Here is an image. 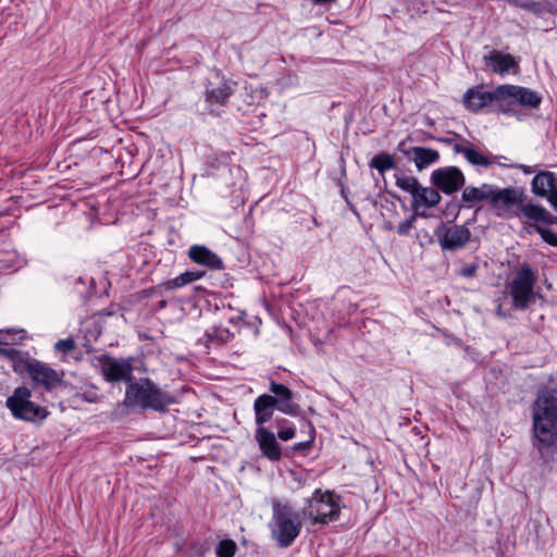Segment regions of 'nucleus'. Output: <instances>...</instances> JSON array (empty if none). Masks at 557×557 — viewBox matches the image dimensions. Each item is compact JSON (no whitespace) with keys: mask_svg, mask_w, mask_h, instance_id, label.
<instances>
[{"mask_svg":"<svg viewBox=\"0 0 557 557\" xmlns=\"http://www.w3.org/2000/svg\"><path fill=\"white\" fill-rule=\"evenodd\" d=\"M542 100V95L535 90L508 84L492 89H469L463 98L465 106L472 111L486 108L490 112L515 116L519 121L527 115L524 109L536 110Z\"/></svg>","mask_w":557,"mask_h":557,"instance_id":"1","label":"nucleus"},{"mask_svg":"<svg viewBox=\"0 0 557 557\" xmlns=\"http://www.w3.org/2000/svg\"><path fill=\"white\" fill-rule=\"evenodd\" d=\"M533 446L544 454L557 443V388L540 389L532 406Z\"/></svg>","mask_w":557,"mask_h":557,"instance_id":"2","label":"nucleus"},{"mask_svg":"<svg viewBox=\"0 0 557 557\" xmlns=\"http://www.w3.org/2000/svg\"><path fill=\"white\" fill-rule=\"evenodd\" d=\"M0 351L12 360L16 373L27 374L33 391L51 394L65 386L64 371H57L50 364L34 358H25L14 348H4Z\"/></svg>","mask_w":557,"mask_h":557,"instance_id":"3","label":"nucleus"},{"mask_svg":"<svg viewBox=\"0 0 557 557\" xmlns=\"http://www.w3.org/2000/svg\"><path fill=\"white\" fill-rule=\"evenodd\" d=\"M490 203L498 216H504L510 212L512 208H517V216H524L533 223H554L557 219L540 205L523 201V191L519 188L493 187Z\"/></svg>","mask_w":557,"mask_h":557,"instance_id":"4","label":"nucleus"},{"mask_svg":"<svg viewBox=\"0 0 557 557\" xmlns=\"http://www.w3.org/2000/svg\"><path fill=\"white\" fill-rule=\"evenodd\" d=\"M175 403L176 398L172 394L162 391L148 377L131 382L123 399V405L126 407H138L141 410L151 409L157 412H166L169 406Z\"/></svg>","mask_w":557,"mask_h":557,"instance_id":"5","label":"nucleus"},{"mask_svg":"<svg viewBox=\"0 0 557 557\" xmlns=\"http://www.w3.org/2000/svg\"><path fill=\"white\" fill-rule=\"evenodd\" d=\"M33 392L28 386L21 385L7 398L5 407L15 419L36 423L42 422L50 414L47 407L32 400Z\"/></svg>","mask_w":557,"mask_h":557,"instance_id":"6","label":"nucleus"},{"mask_svg":"<svg viewBox=\"0 0 557 557\" xmlns=\"http://www.w3.org/2000/svg\"><path fill=\"white\" fill-rule=\"evenodd\" d=\"M536 273L527 262H523L506 284V292L512 299V308L525 310L535 302L534 285Z\"/></svg>","mask_w":557,"mask_h":557,"instance_id":"7","label":"nucleus"},{"mask_svg":"<svg viewBox=\"0 0 557 557\" xmlns=\"http://www.w3.org/2000/svg\"><path fill=\"white\" fill-rule=\"evenodd\" d=\"M339 497L330 491L315 490L308 500V506L302 509V516L312 520L313 524H327L339 518Z\"/></svg>","mask_w":557,"mask_h":557,"instance_id":"8","label":"nucleus"},{"mask_svg":"<svg viewBox=\"0 0 557 557\" xmlns=\"http://www.w3.org/2000/svg\"><path fill=\"white\" fill-rule=\"evenodd\" d=\"M237 89V82L225 72H209L205 85V99L209 106L224 107Z\"/></svg>","mask_w":557,"mask_h":557,"instance_id":"9","label":"nucleus"},{"mask_svg":"<svg viewBox=\"0 0 557 557\" xmlns=\"http://www.w3.org/2000/svg\"><path fill=\"white\" fill-rule=\"evenodd\" d=\"M94 366L107 382H132L134 368L129 359H114L102 354L95 356Z\"/></svg>","mask_w":557,"mask_h":557,"instance_id":"10","label":"nucleus"},{"mask_svg":"<svg viewBox=\"0 0 557 557\" xmlns=\"http://www.w3.org/2000/svg\"><path fill=\"white\" fill-rule=\"evenodd\" d=\"M431 184L445 195L458 191L466 183L461 170L456 166H444L434 170L431 174Z\"/></svg>","mask_w":557,"mask_h":557,"instance_id":"11","label":"nucleus"},{"mask_svg":"<svg viewBox=\"0 0 557 557\" xmlns=\"http://www.w3.org/2000/svg\"><path fill=\"white\" fill-rule=\"evenodd\" d=\"M396 152H399L409 162H413L418 171H422L440 160V152L437 150L411 146L406 140H401L397 145Z\"/></svg>","mask_w":557,"mask_h":557,"instance_id":"12","label":"nucleus"},{"mask_svg":"<svg viewBox=\"0 0 557 557\" xmlns=\"http://www.w3.org/2000/svg\"><path fill=\"white\" fill-rule=\"evenodd\" d=\"M302 525V513L290 511L281 506V547L289 546L299 535Z\"/></svg>","mask_w":557,"mask_h":557,"instance_id":"13","label":"nucleus"},{"mask_svg":"<svg viewBox=\"0 0 557 557\" xmlns=\"http://www.w3.org/2000/svg\"><path fill=\"white\" fill-rule=\"evenodd\" d=\"M533 194L545 197L557 212V176L553 172L542 171L532 180Z\"/></svg>","mask_w":557,"mask_h":557,"instance_id":"14","label":"nucleus"},{"mask_svg":"<svg viewBox=\"0 0 557 557\" xmlns=\"http://www.w3.org/2000/svg\"><path fill=\"white\" fill-rule=\"evenodd\" d=\"M443 250H457L466 246L470 240L471 233L465 225H453L442 227L436 232Z\"/></svg>","mask_w":557,"mask_h":557,"instance_id":"15","label":"nucleus"},{"mask_svg":"<svg viewBox=\"0 0 557 557\" xmlns=\"http://www.w3.org/2000/svg\"><path fill=\"white\" fill-rule=\"evenodd\" d=\"M188 257L193 262L207 267L211 271L224 269V262L222 258L206 246H191L188 250Z\"/></svg>","mask_w":557,"mask_h":557,"instance_id":"16","label":"nucleus"},{"mask_svg":"<svg viewBox=\"0 0 557 557\" xmlns=\"http://www.w3.org/2000/svg\"><path fill=\"white\" fill-rule=\"evenodd\" d=\"M255 440L261 454L270 460H278V442L276 435L267 426L256 428Z\"/></svg>","mask_w":557,"mask_h":557,"instance_id":"17","label":"nucleus"},{"mask_svg":"<svg viewBox=\"0 0 557 557\" xmlns=\"http://www.w3.org/2000/svg\"><path fill=\"white\" fill-rule=\"evenodd\" d=\"M278 405V399L275 396L262 394L256 398L253 403L255 420L257 428L265 426Z\"/></svg>","mask_w":557,"mask_h":557,"instance_id":"18","label":"nucleus"},{"mask_svg":"<svg viewBox=\"0 0 557 557\" xmlns=\"http://www.w3.org/2000/svg\"><path fill=\"white\" fill-rule=\"evenodd\" d=\"M203 337L207 348H219L233 341L235 331L223 325H213L205 332Z\"/></svg>","mask_w":557,"mask_h":557,"instance_id":"19","label":"nucleus"},{"mask_svg":"<svg viewBox=\"0 0 557 557\" xmlns=\"http://www.w3.org/2000/svg\"><path fill=\"white\" fill-rule=\"evenodd\" d=\"M493 185L491 184H482L479 187L468 186L463 189L461 195V201L463 202V207L472 208L474 203L491 200V195L493 190Z\"/></svg>","mask_w":557,"mask_h":557,"instance_id":"20","label":"nucleus"},{"mask_svg":"<svg viewBox=\"0 0 557 557\" xmlns=\"http://www.w3.org/2000/svg\"><path fill=\"white\" fill-rule=\"evenodd\" d=\"M441 195L437 188L419 186L417 193L412 197V208L418 210L420 207L433 208L441 202Z\"/></svg>","mask_w":557,"mask_h":557,"instance_id":"21","label":"nucleus"},{"mask_svg":"<svg viewBox=\"0 0 557 557\" xmlns=\"http://www.w3.org/2000/svg\"><path fill=\"white\" fill-rule=\"evenodd\" d=\"M454 150L456 153H461L466 158V160L472 165H480L484 168H488L497 157H486L481 152L474 149L472 145H461L455 144Z\"/></svg>","mask_w":557,"mask_h":557,"instance_id":"22","label":"nucleus"},{"mask_svg":"<svg viewBox=\"0 0 557 557\" xmlns=\"http://www.w3.org/2000/svg\"><path fill=\"white\" fill-rule=\"evenodd\" d=\"M485 64L493 70H510L518 66L516 60L510 54H504L499 51H491L484 55Z\"/></svg>","mask_w":557,"mask_h":557,"instance_id":"23","label":"nucleus"},{"mask_svg":"<svg viewBox=\"0 0 557 557\" xmlns=\"http://www.w3.org/2000/svg\"><path fill=\"white\" fill-rule=\"evenodd\" d=\"M296 395L285 385L281 384V412L298 417L301 412L300 406L295 401Z\"/></svg>","mask_w":557,"mask_h":557,"instance_id":"24","label":"nucleus"},{"mask_svg":"<svg viewBox=\"0 0 557 557\" xmlns=\"http://www.w3.org/2000/svg\"><path fill=\"white\" fill-rule=\"evenodd\" d=\"M299 423L301 424L302 428L308 430V434L306 438L295 444L292 447V450L305 455L312 446V442L314 440V429L312 428L311 423L304 418L299 419Z\"/></svg>","mask_w":557,"mask_h":557,"instance_id":"25","label":"nucleus"},{"mask_svg":"<svg viewBox=\"0 0 557 557\" xmlns=\"http://www.w3.org/2000/svg\"><path fill=\"white\" fill-rule=\"evenodd\" d=\"M370 166L384 174L387 170L395 169L396 163L393 156L382 152L371 160Z\"/></svg>","mask_w":557,"mask_h":557,"instance_id":"26","label":"nucleus"},{"mask_svg":"<svg viewBox=\"0 0 557 557\" xmlns=\"http://www.w3.org/2000/svg\"><path fill=\"white\" fill-rule=\"evenodd\" d=\"M395 180H396L397 187H399L404 191L409 193L411 195V197L414 196V194L417 193V190L420 186L418 178H416L414 176L396 174Z\"/></svg>","mask_w":557,"mask_h":557,"instance_id":"27","label":"nucleus"},{"mask_svg":"<svg viewBox=\"0 0 557 557\" xmlns=\"http://www.w3.org/2000/svg\"><path fill=\"white\" fill-rule=\"evenodd\" d=\"M236 552L237 545L230 539L220 541L215 548L216 557H234Z\"/></svg>","mask_w":557,"mask_h":557,"instance_id":"28","label":"nucleus"},{"mask_svg":"<svg viewBox=\"0 0 557 557\" xmlns=\"http://www.w3.org/2000/svg\"><path fill=\"white\" fill-rule=\"evenodd\" d=\"M189 284L186 273H182L178 276L168 280L160 284V287L164 290H174L184 287Z\"/></svg>","mask_w":557,"mask_h":557,"instance_id":"29","label":"nucleus"},{"mask_svg":"<svg viewBox=\"0 0 557 557\" xmlns=\"http://www.w3.org/2000/svg\"><path fill=\"white\" fill-rule=\"evenodd\" d=\"M417 216L425 218L426 215H425V213H422V212H416L408 219L404 220L397 226L398 234L408 235L409 232L411 231V228L413 227V223H414Z\"/></svg>","mask_w":557,"mask_h":557,"instance_id":"30","label":"nucleus"},{"mask_svg":"<svg viewBox=\"0 0 557 557\" xmlns=\"http://www.w3.org/2000/svg\"><path fill=\"white\" fill-rule=\"evenodd\" d=\"M208 550L207 546L201 542H190L185 550L188 557H203Z\"/></svg>","mask_w":557,"mask_h":557,"instance_id":"31","label":"nucleus"},{"mask_svg":"<svg viewBox=\"0 0 557 557\" xmlns=\"http://www.w3.org/2000/svg\"><path fill=\"white\" fill-rule=\"evenodd\" d=\"M506 1L512 5L520 7L522 9L532 11L534 13L540 12V4H537L533 1H530V0H506Z\"/></svg>","mask_w":557,"mask_h":557,"instance_id":"32","label":"nucleus"},{"mask_svg":"<svg viewBox=\"0 0 557 557\" xmlns=\"http://www.w3.org/2000/svg\"><path fill=\"white\" fill-rule=\"evenodd\" d=\"M55 350L67 354L75 349V342L73 338L60 339L54 345Z\"/></svg>","mask_w":557,"mask_h":557,"instance_id":"33","label":"nucleus"},{"mask_svg":"<svg viewBox=\"0 0 557 557\" xmlns=\"http://www.w3.org/2000/svg\"><path fill=\"white\" fill-rule=\"evenodd\" d=\"M295 436V428L286 425L281 420V441H288Z\"/></svg>","mask_w":557,"mask_h":557,"instance_id":"34","label":"nucleus"},{"mask_svg":"<svg viewBox=\"0 0 557 557\" xmlns=\"http://www.w3.org/2000/svg\"><path fill=\"white\" fill-rule=\"evenodd\" d=\"M476 271H478V264L470 263V264L462 267L459 271V274L463 277L470 278L475 275Z\"/></svg>","mask_w":557,"mask_h":557,"instance_id":"35","label":"nucleus"},{"mask_svg":"<svg viewBox=\"0 0 557 557\" xmlns=\"http://www.w3.org/2000/svg\"><path fill=\"white\" fill-rule=\"evenodd\" d=\"M185 273L187 275L189 284L195 281L200 280L205 275V272L198 271V270L197 271H186Z\"/></svg>","mask_w":557,"mask_h":557,"instance_id":"36","label":"nucleus"},{"mask_svg":"<svg viewBox=\"0 0 557 557\" xmlns=\"http://www.w3.org/2000/svg\"><path fill=\"white\" fill-rule=\"evenodd\" d=\"M273 519H272V523H275L278 525V502H273Z\"/></svg>","mask_w":557,"mask_h":557,"instance_id":"37","label":"nucleus"},{"mask_svg":"<svg viewBox=\"0 0 557 557\" xmlns=\"http://www.w3.org/2000/svg\"><path fill=\"white\" fill-rule=\"evenodd\" d=\"M96 398H97V396H96L95 394H94L92 396H89V395H87V394H84V395H83V399H84V400H86V401H88V403H94V401H96Z\"/></svg>","mask_w":557,"mask_h":557,"instance_id":"38","label":"nucleus"},{"mask_svg":"<svg viewBox=\"0 0 557 557\" xmlns=\"http://www.w3.org/2000/svg\"><path fill=\"white\" fill-rule=\"evenodd\" d=\"M271 391H272L275 395H278V383H276L275 381H272V382H271Z\"/></svg>","mask_w":557,"mask_h":557,"instance_id":"39","label":"nucleus"},{"mask_svg":"<svg viewBox=\"0 0 557 557\" xmlns=\"http://www.w3.org/2000/svg\"><path fill=\"white\" fill-rule=\"evenodd\" d=\"M496 314H497L498 317H503V318L507 315V314L503 311V306H502V304H499V305L497 306V308H496Z\"/></svg>","mask_w":557,"mask_h":557,"instance_id":"40","label":"nucleus"},{"mask_svg":"<svg viewBox=\"0 0 557 557\" xmlns=\"http://www.w3.org/2000/svg\"><path fill=\"white\" fill-rule=\"evenodd\" d=\"M520 169H522V171L525 173V174H530L532 173V169L528 165H519Z\"/></svg>","mask_w":557,"mask_h":557,"instance_id":"41","label":"nucleus"},{"mask_svg":"<svg viewBox=\"0 0 557 557\" xmlns=\"http://www.w3.org/2000/svg\"><path fill=\"white\" fill-rule=\"evenodd\" d=\"M242 320L238 319L237 322H233V319L230 320V323H233L234 327L238 331L239 330V324H240Z\"/></svg>","mask_w":557,"mask_h":557,"instance_id":"42","label":"nucleus"},{"mask_svg":"<svg viewBox=\"0 0 557 557\" xmlns=\"http://www.w3.org/2000/svg\"><path fill=\"white\" fill-rule=\"evenodd\" d=\"M341 193H342V196H343L345 199H347V195H346V191H345V188H344V187H342Z\"/></svg>","mask_w":557,"mask_h":557,"instance_id":"43","label":"nucleus"}]
</instances>
